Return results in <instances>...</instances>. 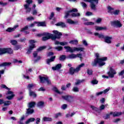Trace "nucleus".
Listing matches in <instances>:
<instances>
[{
    "instance_id": "nucleus-1",
    "label": "nucleus",
    "mask_w": 124,
    "mask_h": 124,
    "mask_svg": "<svg viewBox=\"0 0 124 124\" xmlns=\"http://www.w3.org/2000/svg\"><path fill=\"white\" fill-rule=\"evenodd\" d=\"M53 32L54 33V34H55V35L47 32H45L43 34H39L37 35L38 36L45 35V36L43 37L42 38V40L43 41H46V40H48V39H50V38H51L52 40H55L56 38H61V36L62 35V33L58 31H53Z\"/></svg>"
},
{
    "instance_id": "nucleus-2",
    "label": "nucleus",
    "mask_w": 124,
    "mask_h": 124,
    "mask_svg": "<svg viewBox=\"0 0 124 124\" xmlns=\"http://www.w3.org/2000/svg\"><path fill=\"white\" fill-rule=\"evenodd\" d=\"M95 59L93 62H92V65L93 66H96L98 64L99 66H103L105 65V61H107V57H102L99 58V53L95 54Z\"/></svg>"
},
{
    "instance_id": "nucleus-3",
    "label": "nucleus",
    "mask_w": 124,
    "mask_h": 124,
    "mask_svg": "<svg viewBox=\"0 0 124 124\" xmlns=\"http://www.w3.org/2000/svg\"><path fill=\"white\" fill-rule=\"evenodd\" d=\"M78 10L76 8H74L72 10H71L70 11H66L65 12V16H64V18L65 19H67L69 17V16H72V17H78V16H80V13H74L72 12H78Z\"/></svg>"
},
{
    "instance_id": "nucleus-4",
    "label": "nucleus",
    "mask_w": 124,
    "mask_h": 124,
    "mask_svg": "<svg viewBox=\"0 0 124 124\" xmlns=\"http://www.w3.org/2000/svg\"><path fill=\"white\" fill-rule=\"evenodd\" d=\"M64 48L65 49L66 52H70V53H74V52H83V51L85 50L84 47H71L69 46H65Z\"/></svg>"
},
{
    "instance_id": "nucleus-5",
    "label": "nucleus",
    "mask_w": 124,
    "mask_h": 124,
    "mask_svg": "<svg viewBox=\"0 0 124 124\" xmlns=\"http://www.w3.org/2000/svg\"><path fill=\"white\" fill-rule=\"evenodd\" d=\"M1 88H2V89H6L8 90V91L6 93V95H7L6 98L8 100H11V99H13V97L15 96L14 93L10 91L11 89L7 87L5 85L2 84L1 85Z\"/></svg>"
},
{
    "instance_id": "nucleus-6",
    "label": "nucleus",
    "mask_w": 124,
    "mask_h": 124,
    "mask_svg": "<svg viewBox=\"0 0 124 124\" xmlns=\"http://www.w3.org/2000/svg\"><path fill=\"white\" fill-rule=\"evenodd\" d=\"M85 65V64L84 63H82L79 65L78 67H76V68H74L73 67H71L69 69V73L71 75H73L74 73H76L77 72H79L80 71V69L83 67Z\"/></svg>"
},
{
    "instance_id": "nucleus-7",
    "label": "nucleus",
    "mask_w": 124,
    "mask_h": 124,
    "mask_svg": "<svg viewBox=\"0 0 124 124\" xmlns=\"http://www.w3.org/2000/svg\"><path fill=\"white\" fill-rule=\"evenodd\" d=\"M26 4L24 5V8L26 10V13H30L31 11V5L32 4V0H26Z\"/></svg>"
},
{
    "instance_id": "nucleus-8",
    "label": "nucleus",
    "mask_w": 124,
    "mask_h": 124,
    "mask_svg": "<svg viewBox=\"0 0 124 124\" xmlns=\"http://www.w3.org/2000/svg\"><path fill=\"white\" fill-rule=\"evenodd\" d=\"M4 54H13V50L11 48H0V56Z\"/></svg>"
},
{
    "instance_id": "nucleus-9",
    "label": "nucleus",
    "mask_w": 124,
    "mask_h": 124,
    "mask_svg": "<svg viewBox=\"0 0 124 124\" xmlns=\"http://www.w3.org/2000/svg\"><path fill=\"white\" fill-rule=\"evenodd\" d=\"M122 114L123 113L121 112H110L109 114L106 115L105 119H109L110 117H119V116L122 115Z\"/></svg>"
},
{
    "instance_id": "nucleus-10",
    "label": "nucleus",
    "mask_w": 124,
    "mask_h": 124,
    "mask_svg": "<svg viewBox=\"0 0 124 124\" xmlns=\"http://www.w3.org/2000/svg\"><path fill=\"white\" fill-rule=\"evenodd\" d=\"M39 77L41 83H46L47 85H51V80L49 79V78H48V77H44L40 76Z\"/></svg>"
},
{
    "instance_id": "nucleus-11",
    "label": "nucleus",
    "mask_w": 124,
    "mask_h": 124,
    "mask_svg": "<svg viewBox=\"0 0 124 124\" xmlns=\"http://www.w3.org/2000/svg\"><path fill=\"white\" fill-rule=\"evenodd\" d=\"M108 74L110 78H114V76L117 74V71L114 69V67H109V70Z\"/></svg>"
},
{
    "instance_id": "nucleus-12",
    "label": "nucleus",
    "mask_w": 124,
    "mask_h": 124,
    "mask_svg": "<svg viewBox=\"0 0 124 124\" xmlns=\"http://www.w3.org/2000/svg\"><path fill=\"white\" fill-rule=\"evenodd\" d=\"M84 1L90 2L92 9H95V5L98 3V0H84Z\"/></svg>"
},
{
    "instance_id": "nucleus-13",
    "label": "nucleus",
    "mask_w": 124,
    "mask_h": 124,
    "mask_svg": "<svg viewBox=\"0 0 124 124\" xmlns=\"http://www.w3.org/2000/svg\"><path fill=\"white\" fill-rule=\"evenodd\" d=\"M30 42V46H29V48L28 50L27 51V54H30L31 51H32V49L34 48H35V46L34 45V43H35V41L34 40H30L29 41Z\"/></svg>"
},
{
    "instance_id": "nucleus-14",
    "label": "nucleus",
    "mask_w": 124,
    "mask_h": 124,
    "mask_svg": "<svg viewBox=\"0 0 124 124\" xmlns=\"http://www.w3.org/2000/svg\"><path fill=\"white\" fill-rule=\"evenodd\" d=\"M110 24L113 27H115L116 28H122L123 26V24L121 23L120 21L119 20H114L111 21Z\"/></svg>"
},
{
    "instance_id": "nucleus-15",
    "label": "nucleus",
    "mask_w": 124,
    "mask_h": 124,
    "mask_svg": "<svg viewBox=\"0 0 124 124\" xmlns=\"http://www.w3.org/2000/svg\"><path fill=\"white\" fill-rule=\"evenodd\" d=\"M91 108L92 109V110H93V111H95V112L97 113H99L100 112H101V110H104L105 108V106H104V105H101L100 107V109L97 108L93 106H91Z\"/></svg>"
},
{
    "instance_id": "nucleus-16",
    "label": "nucleus",
    "mask_w": 124,
    "mask_h": 124,
    "mask_svg": "<svg viewBox=\"0 0 124 124\" xmlns=\"http://www.w3.org/2000/svg\"><path fill=\"white\" fill-rule=\"evenodd\" d=\"M62 98L70 103L73 102V101H74V97L71 95L62 96Z\"/></svg>"
},
{
    "instance_id": "nucleus-17",
    "label": "nucleus",
    "mask_w": 124,
    "mask_h": 124,
    "mask_svg": "<svg viewBox=\"0 0 124 124\" xmlns=\"http://www.w3.org/2000/svg\"><path fill=\"white\" fill-rule=\"evenodd\" d=\"M108 13H111V14H113V15H118L119 13H120V11L115 10L114 11V8L111 7L110 6H108Z\"/></svg>"
},
{
    "instance_id": "nucleus-18",
    "label": "nucleus",
    "mask_w": 124,
    "mask_h": 124,
    "mask_svg": "<svg viewBox=\"0 0 124 124\" xmlns=\"http://www.w3.org/2000/svg\"><path fill=\"white\" fill-rule=\"evenodd\" d=\"M105 42L108 44H111L112 43V37L106 36L104 38Z\"/></svg>"
},
{
    "instance_id": "nucleus-19",
    "label": "nucleus",
    "mask_w": 124,
    "mask_h": 124,
    "mask_svg": "<svg viewBox=\"0 0 124 124\" xmlns=\"http://www.w3.org/2000/svg\"><path fill=\"white\" fill-rule=\"evenodd\" d=\"M55 45H61V46H64L65 45H67L68 43L65 41L60 42L58 41H56L55 42Z\"/></svg>"
},
{
    "instance_id": "nucleus-20",
    "label": "nucleus",
    "mask_w": 124,
    "mask_h": 124,
    "mask_svg": "<svg viewBox=\"0 0 124 124\" xmlns=\"http://www.w3.org/2000/svg\"><path fill=\"white\" fill-rule=\"evenodd\" d=\"M33 57L34 58V62H38V61H39L41 58L40 56H38L37 57V52H34L33 54ZM36 57L37 59H36Z\"/></svg>"
},
{
    "instance_id": "nucleus-21",
    "label": "nucleus",
    "mask_w": 124,
    "mask_h": 124,
    "mask_svg": "<svg viewBox=\"0 0 124 124\" xmlns=\"http://www.w3.org/2000/svg\"><path fill=\"white\" fill-rule=\"evenodd\" d=\"M62 68V64H58L54 67H52V70H60Z\"/></svg>"
},
{
    "instance_id": "nucleus-22",
    "label": "nucleus",
    "mask_w": 124,
    "mask_h": 124,
    "mask_svg": "<svg viewBox=\"0 0 124 124\" xmlns=\"http://www.w3.org/2000/svg\"><path fill=\"white\" fill-rule=\"evenodd\" d=\"M95 30L96 31H106L107 30V28L106 27H99V26H95Z\"/></svg>"
},
{
    "instance_id": "nucleus-23",
    "label": "nucleus",
    "mask_w": 124,
    "mask_h": 124,
    "mask_svg": "<svg viewBox=\"0 0 124 124\" xmlns=\"http://www.w3.org/2000/svg\"><path fill=\"white\" fill-rule=\"evenodd\" d=\"M55 59H56V56H55L51 57L50 58V59H47L46 60V63L47 64H50V63H51V62H54V61H55Z\"/></svg>"
},
{
    "instance_id": "nucleus-24",
    "label": "nucleus",
    "mask_w": 124,
    "mask_h": 124,
    "mask_svg": "<svg viewBox=\"0 0 124 124\" xmlns=\"http://www.w3.org/2000/svg\"><path fill=\"white\" fill-rule=\"evenodd\" d=\"M18 28V25H16L14 27V28H8L6 30V31H8L9 32H11L12 31H14L16 29Z\"/></svg>"
},
{
    "instance_id": "nucleus-25",
    "label": "nucleus",
    "mask_w": 124,
    "mask_h": 124,
    "mask_svg": "<svg viewBox=\"0 0 124 124\" xmlns=\"http://www.w3.org/2000/svg\"><path fill=\"white\" fill-rule=\"evenodd\" d=\"M67 58L68 59H76V58H77V56L76 55V54L73 53L72 54L68 55Z\"/></svg>"
},
{
    "instance_id": "nucleus-26",
    "label": "nucleus",
    "mask_w": 124,
    "mask_h": 124,
    "mask_svg": "<svg viewBox=\"0 0 124 124\" xmlns=\"http://www.w3.org/2000/svg\"><path fill=\"white\" fill-rule=\"evenodd\" d=\"M69 43H70V44H72L73 45H77V44H78V40H71L69 42Z\"/></svg>"
},
{
    "instance_id": "nucleus-27",
    "label": "nucleus",
    "mask_w": 124,
    "mask_h": 124,
    "mask_svg": "<svg viewBox=\"0 0 124 124\" xmlns=\"http://www.w3.org/2000/svg\"><path fill=\"white\" fill-rule=\"evenodd\" d=\"M43 122H52V120L51 118L44 117L43 118Z\"/></svg>"
},
{
    "instance_id": "nucleus-28",
    "label": "nucleus",
    "mask_w": 124,
    "mask_h": 124,
    "mask_svg": "<svg viewBox=\"0 0 124 124\" xmlns=\"http://www.w3.org/2000/svg\"><path fill=\"white\" fill-rule=\"evenodd\" d=\"M38 27H45L46 24L44 22H37Z\"/></svg>"
},
{
    "instance_id": "nucleus-29",
    "label": "nucleus",
    "mask_w": 124,
    "mask_h": 124,
    "mask_svg": "<svg viewBox=\"0 0 124 124\" xmlns=\"http://www.w3.org/2000/svg\"><path fill=\"white\" fill-rule=\"evenodd\" d=\"M29 95L30 96H32V97H35L36 96V94L35 93L31 91V90H30Z\"/></svg>"
},
{
    "instance_id": "nucleus-30",
    "label": "nucleus",
    "mask_w": 124,
    "mask_h": 124,
    "mask_svg": "<svg viewBox=\"0 0 124 124\" xmlns=\"http://www.w3.org/2000/svg\"><path fill=\"white\" fill-rule=\"evenodd\" d=\"M94 35H95V36H98L99 38H104H104H105L104 35L98 33H94Z\"/></svg>"
},
{
    "instance_id": "nucleus-31",
    "label": "nucleus",
    "mask_w": 124,
    "mask_h": 124,
    "mask_svg": "<svg viewBox=\"0 0 124 124\" xmlns=\"http://www.w3.org/2000/svg\"><path fill=\"white\" fill-rule=\"evenodd\" d=\"M65 59H66V56L64 55H62L59 57V60H60L61 62H63V61H65Z\"/></svg>"
},
{
    "instance_id": "nucleus-32",
    "label": "nucleus",
    "mask_w": 124,
    "mask_h": 124,
    "mask_svg": "<svg viewBox=\"0 0 124 124\" xmlns=\"http://www.w3.org/2000/svg\"><path fill=\"white\" fill-rule=\"evenodd\" d=\"M35 121V119L34 118H31L29 119L26 122V124H30V123H31V122H34Z\"/></svg>"
},
{
    "instance_id": "nucleus-33",
    "label": "nucleus",
    "mask_w": 124,
    "mask_h": 124,
    "mask_svg": "<svg viewBox=\"0 0 124 124\" xmlns=\"http://www.w3.org/2000/svg\"><path fill=\"white\" fill-rule=\"evenodd\" d=\"M57 26L62 27V28H65V24L63 22H59L56 24Z\"/></svg>"
},
{
    "instance_id": "nucleus-34",
    "label": "nucleus",
    "mask_w": 124,
    "mask_h": 124,
    "mask_svg": "<svg viewBox=\"0 0 124 124\" xmlns=\"http://www.w3.org/2000/svg\"><path fill=\"white\" fill-rule=\"evenodd\" d=\"M3 104H4V106H9L11 104V101H3Z\"/></svg>"
},
{
    "instance_id": "nucleus-35",
    "label": "nucleus",
    "mask_w": 124,
    "mask_h": 124,
    "mask_svg": "<svg viewBox=\"0 0 124 124\" xmlns=\"http://www.w3.org/2000/svg\"><path fill=\"white\" fill-rule=\"evenodd\" d=\"M11 64V62H3L0 64V66H8Z\"/></svg>"
},
{
    "instance_id": "nucleus-36",
    "label": "nucleus",
    "mask_w": 124,
    "mask_h": 124,
    "mask_svg": "<svg viewBox=\"0 0 124 124\" xmlns=\"http://www.w3.org/2000/svg\"><path fill=\"white\" fill-rule=\"evenodd\" d=\"M34 87H35V84H30L28 85L27 88L30 91H31V89H32V88H34Z\"/></svg>"
},
{
    "instance_id": "nucleus-37",
    "label": "nucleus",
    "mask_w": 124,
    "mask_h": 124,
    "mask_svg": "<svg viewBox=\"0 0 124 124\" xmlns=\"http://www.w3.org/2000/svg\"><path fill=\"white\" fill-rule=\"evenodd\" d=\"M33 112H34L33 109L28 108L27 109V111L26 112V114H27L28 115H31V114H32Z\"/></svg>"
},
{
    "instance_id": "nucleus-38",
    "label": "nucleus",
    "mask_w": 124,
    "mask_h": 124,
    "mask_svg": "<svg viewBox=\"0 0 124 124\" xmlns=\"http://www.w3.org/2000/svg\"><path fill=\"white\" fill-rule=\"evenodd\" d=\"M26 118V117L25 116V115L22 116L20 119L19 120V124H24V123H23V121H24V120H25V118Z\"/></svg>"
},
{
    "instance_id": "nucleus-39",
    "label": "nucleus",
    "mask_w": 124,
    "mask_h": 124,
    "mask_svg": "<svg viewBox=\"0 0 124 124\" xmlns=\"http://www.w3.org/2000/svg\"><path fill=\"white\" fill-rule=\"evenodd\" d=\"M34 105H35V102H31L29 103L28 107L29 108H32V107H34Z\"/></svg>"
},
{
    "instance_id": "nucleus-40",
    "label": "nucleus",
    "mask_w": 124,
    "mask_h": 124,
    "mask_svg": "<svg viewBox=\"0 0 124 124\" xmlns=\"http://www.w3.org/2000/svg\"><path fill=\"white\" fill-rule=\"evenodd\" d=\"M38 107H39L40 108H41L42 107H43L44 106V102H39L37 104Z\"/></svg>"
},
{
    "instance_id": "nucleus-41",
    "label": "nucleus",
    "mask_w": 124,
    "mask_h": 124,
    "mask_svg": "<svg viewBox=\"0 0 124 124\" xmlns=\"http://www.w3.org/2000/svg\"><path fill=\"white\" fill-rule=\"evenodd\" d=\"M53 91L55 92V93H59V94H62V93L60 92L59 90H58V88L56 87H54L53 88Z\"/></svg>"
},
{
    "instance_id": "nucleus-42",
    "label": "nucleus",
    "mask_w": 124,
    "mask_h": 124,
    "mask_svg": "<svg viewBox=\"0 0 124 124\" xmlns=\"http://www.w3.org/2000/svg\"><path fill=\"white\" fill-rule=\"evenodd\" d=\"M85 80L83 79L82 80H77V82H75V85H80L81 83H83Z\"/></svg>"
},
{
    "instance_id": "nucleus-43",
    "label": "nucleus",
    "mask_w": 124,
    "mask_h": 124,
    "mask_svg": "<svg viewBox=\"0 0 124 124\" xmlns=\"http://www.w3.org/2000/svg\"><path fill=\"white\" fill-rule=\"evenodd\" d=\"M44 49H46V46H41L39 48L37 49L38 52H40V51H42V50H44Z\"/></svg>"
},
{
    "instance_id": "nucleus-44",
    "label": "nucleus",
    "mask_w": 124,
    "mask_h": 124,
    "mask_svg": "<svg viewBox=\"0 0 124 124\" xmlns=\"http://www.w3.org/2000/svg\"><path fill=\"white\" fill-rule=\"evenodd\" d=\"M91 83L93 85H97L98 84V81L96 79H93L91 81Z\"/></svg>"
},
{
    "instance_id": "nucleus-45",
    "label": "nucleus",
    "mask_w": 124,
    "mask_h": 124,
    "mask_svg": "<svg viewBox=\"0 0 124 124\" xmlns=\"http://www.w3.org/2000/svg\"><path fill=\"white\" fill-rule=\"evenodd\" d=\"M67 22L68 23V24H75V22L73 20L70 19H67Z\"/></svg>"
},
{
    "instance_id": "nucleus-46",
    "label": "nucleus",
    "mask_w": 124,
    "mask_h": 124,
    "mask_svg": "<svg viewBox=\"0 0 124 124\" xmlns=\"http://www.w3.org/2000/svg\"><path fill=\"white\" fill-rule=\"evenodd\" d=\"M73 91L75 92V93H78L79 92V88L78 87H74L73 88Z\"/></svg>"
},
{
    "instance_id": "nucleus-47",
    "label": "nucleus",
    "mask_w": 124,
    "mask_h": 124,
    "mask_svg": "<svg viewBox=\"0 0 124 124\" xmlns=\"http://www.w3.org/2000/svg\"><path fill=\"white\" fill-rule=\"evenodd\" d=\"M62 114L61 112H59L58 113H56L55 114L54 117L56 119H57V118H59V117H61V116H62Z\"/></svg>"
},
{
    "instance_id": "nucleus-48",
    "label": "nucleus",
    "mask_w": 124,
    "mask_h": 124,
    "mask_svg": "<svg viewBox=\"0 0 124 124\" xmlns=\"http://www.w3.org/2000/svg\"><path fill=\"white\" fill-rule=\"evenodd\" d=\"M57 51H62V46H58L57 47H55Z\"/></svg>"
},
{
    "instance_id": "nucleus-49",
    "label": "nucleus",
    "mask_w": 124,
    "mask_h": 124,
    "mask_svg": "<svg viewBox=\"0 0 124 124\" xmlns=\"http://www.w3.org/2000/svg\"><path fill=\"white\" fill-rule=\"evenodd\" d=\"M31 14L32 15H37V14H38V13L37 12V10H33L32 12H31Z\"/></svg>"
},
{
    "instance_id": "nucleus-50",
    "label": "nucleus",
    "mask_w": 124,
    "mask_h": 124,
    "mask_svg": "<svg viewBox=\"0 0 124 124\" xmlns=\"http://www.w3.org/2000/svg\"><path fill=\"white\" fill-rule=\"evenodd\" d=\"M109 91H110V88H108L107 89H106V90H104L103 91H102L103 93H108V92H109Z\"/></svg>"
},
{
    "instance_id": "nucleus-51",
    "label": "nucleus",
    "mask_w": 124,
    "mask_h": 124,
    "mask_svg": "<svg viewBox=\"0 0 124 124\" xmlns=\"http://www.w3.org/2000/svg\"><path fill=\"white\" fill-rule=\"evenodd\" d=\"M87 74H88V75H92V74H93V70H90V69H87Z\"/></svg>"
},
{
    "instance_id": "nucleus-52",
    "label": "nucleus",
    "mask_w": 124,
    "mask_h": 124,
    "mask_svg": "<svg viewBox=\"0 0 124 124\" xmlns=\"http://www.w3.org/2000/svg\"><path fill=\"white\" fill-rule=\"evenodd\" d=\"M27 21H33L34 20V17L32 16L29 17L27 18Z\"/></svg>"
},
{
    "instance_id": "nucleus-53",
    "label": "nucleus",
    "mask_w": 124,
    "mask_h": 124,
    "mask_svg": "<svg viewBox=\"0 0 124 124\" xmlns=\"http://www.w3.org/2000/svg\"><path fill=\"white\" fill-rule=\"evenodd\" d=\"M62 109L63 110H65L66 108H67V104H63L61 107Z\"/></svg>"
},
{
    "instance_id": "nucleus-54",
    "label": "nucleus",
    "mask_w": 124,
    "mask_h": 124,
    "mask_svg": "<svg viewBox=\"0 0 124 124\" xmlns=\"http://www.w3.org/2000/svg\"><path fill=\"white\" fill-rule=\"evenodd\" d=\"M86 16H92L93 15V13L90 12H87L85 13Z\"/></svg>"
},
{
    "instance_id": "nucleus-55",
    "label": "nucleus",
    "mask_w": 124,
    "mask_h": 124,
    "mask_svg": "<svg viewBox=\"0 0 124 124\" xmlns=\"http://www.w3.org/2000/svg\"><path fill=\"white\" fill-rule=\"evenodd\" d=\"M55 10H56V11H57L58 12H60L61 11H62V10H63V9L62 8H60V7H56L55 8Z\"/></svg>"
},
{
    "instance_id": "nucleus-56",
    "label": "nucleus",
    "mask_w": 124,
    "mask_h": 124,
    "mask_svg": "<svg viewBox=\"0 0 124 124\" xmlns=\"http://www.w3.org/2000/svg\"><path fill=\"white\" fill-rule=\"evenodd\" d=\"M29 29V26H26L24 28H22L21 30V31H27Z\"/></svg>"
},
{
    "instance_id": "nucleus-57",
    "label": "nucleus",
    "mask_w": 124,
    "mask_h": 124,
    "mask_svg": "<svg viewBox=\"0 0 124 124\" xmlns=\"http://www.w3.org/2000/svg\"><path fill=\"white\" fill-rule=\"evenodd\" d=\"M11 43L12 44V45H16V44H17V41L16 40H12L11 41Z\"/></svg>"
},
{
    "instance_id": "nucleus-58",
    "label": "nucleus",
    "mask_w": 124,
    "mask_h": 124,
    "mask_svg": "<svg viewBox=\"0 0 124 124\" xmlns=\"http://www.w3.org/2000/svg\"><path fill=\"white\" fill-rule=\"evenodd\" d=\"M103 93V92L102 91L100 92H97L96 93L95 95L96 96H99V95H101Z\"/></svg>"
},
{
    "instance_id": "nucleus-59",
    "label": "nucleus",
    "mask_w": 124,
    "mask_h": 124,
    "mask_svg": "<svg viewBox=\"0 0 124 124\" xmlns=\"http://www.w3.org/2000/svg\"><path fill=\"white\" fill-rule=\"evenodd\" d=\"M81 4L82 6V7H83V8H86V7H87V4L85 3L84 2H81Z\"/></svg>"
},
{
    "instance_id": "nucleus-60",
    "label": "nucleus",
    "mask_w": 124,
    "mask_h": 124,
    "mask_svg": "<svg viewBox=\"0 0 124 124\" xmlns=\"http://www.w3.org/2000/svg\"><path fill=\"white\" fill-rule=\"evenodd\" d=\"M102 21V19H101V18H99L96 20V23H97V24H99V23H101Z\"/></svg>"
},
{
    "instance_id": "nucleus-61",
    "label": "nucleus",
    "mask_w": 124,
    "mask_h": 124,
    "mask_svg": "<svg viewBox=\"0 0 124 124\" xmlns=\"http://www.w3.org/2000/svg\"><path fill=\"white\" fill-rule=\"evenodd\" d=\"M76 55L77 56V58H79V59H80V60L82 59V54L79 53V54H77Z\"/></svg>"
},
{
    "instance_id": "nucleus-62",
    "label": "nucleus",
    "mask_w": 124,
    "mask_h": 124,
    "mask_svg": "<svg viewBox=\"0 0 124 124\" xmlns=\"http://www.w3.org/2000/svg\"><path fill=\"white\" fill-rule=\"evenodd\" d=\"M54 55V53L50 52L47 53V57H51Z\"/></svg>"
},
{
    "instance_id": "nucleus-63",
    "label": "nucleus",
    "mask_w": 124,
    "mask_h": 124,
    "mask_svg": "<svg viewBox=\"0 0 124 124\" xmlns=\"http://www.w3.org/2000/svg\"><path fill=\"white\" fill-rule=\"evenodd\" d=\"M55 15V14L54 13H51L50 14V16L49 17V19L51 20V19H52V18H53V17H54Z\"/></svg>"
},
{
    "instance_id": "nucleus-64",
    "label": "nucleus",
    "mask_w": 124,
    "mask_h": 124,
    "mask_svg": "<svg viewBox=\"0 0 124 124\" xmlns=\"http://www.w3.org/2000/svg\"><path fill=\"white\" fill-rule=\"evenodd\" d=\"M124 74V70H123V71H122L121 72L119 73V75L120 76H122V75H123Z\"/></svg>"
}]
</instances>
